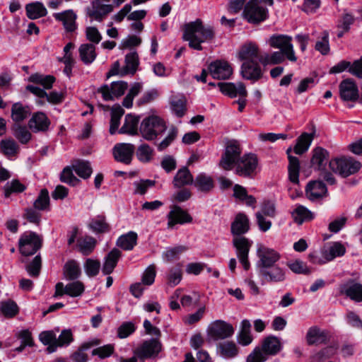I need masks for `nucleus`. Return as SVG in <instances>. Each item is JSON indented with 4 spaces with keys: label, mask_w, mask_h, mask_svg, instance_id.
Returning a JSON list of instances; mask_svg holds the SVG:
<instances>
[{
    "label": "nucleus",
    "mask_w": 362,
    "mask_h": 362,
    "mask_svg": "<svg viewBox=\"0 0 362 362\" xmlns=\"http://www.w3.org/2000/svg\"><path fill=\"white\" fill-rule=\"evenodd\" d=\"M183 39L189 42V46L196 50H202V43L210 42L215 38L214 28L197 18L184 25Z\"/></svg>",
    "instance_id": "obj_2"
},
{
    "label": "nucleus",
    "mask_w": 362,
    "mask_h": 362,
    "mask_svg": "<svg viewBox=\"0 0 362 362\" xmlns=\"http://www.w3.org/2000/svg\"><path fill=\"white\" fill-rule=\"evenodd\" d=\"M63 274L64 278L69 281L78 279L81 274L79 263L74 259L67 261L63 267Z\"/></svg>",
    "instance_id": "obj_37"
},
{
    "label": "nucleus",
    "mask_w": 362,
    "mask_h": 362,
    "mask_svg": "<svg viewBox=\"0 0 362 362\" xmlns=\"http://www.w3.org/2000/svg\"><path fill=\"white\" fill-rule=\"evenodd\" d=\"M127 88V82L119 81L112 82L110 86L103 85L98 89L97 92L101 94L104 100H114L115 98L121 97Z\"/></svg>",
    "instance_id": "obj_11"
},
{
    "label": "nucleus",
    "mask_w": 362,
    "mask_h": 362,
    "mask_svg": "<svg viewBox=\"0 0 362 362\" xmlns=\"http://www.w3.org/2000/svg\"><path fill=\"white\" fill-rule=\"evenodd\" d=\"M81 60L85 64H91L96 58L95 47L93 44H83L78 49Z\"/></svg>",
    "instance_id": "obj_42"
},
{
    "label": "nucleus",
    "mask_w": 362,
    "mask_h": 362,
    "mask_svg": "<svg viewBox=\"0 0 362 362\" xmlns=\"http://www.w3.org/2000/svg\"><path fill=\"white\" fill-rule=\"evenodd\" d=\"M112 11V5L102 4L100 0H95L92 3L91 8H88V14L93 19L100 22L104 17Z\"/></svg>",
    "instance_id": "obj_25"
},
{
    "label": "nucleus",
    "mask_w": 362,
    "mask_h": 362,
    "mask_svg": "<svg viewBox=\"0 0 362 362\" xmlns=\"http://www.w3.org/2000/svg\"><path fill=\"white\" fill-rule=\"evenodd\" d=\"M124 110L119 106H113L111 111V119L110 126V134H115L117 129L119 127L120 119L124 115Z\"/></svg>",
    "instance_id": "obj_53"
},
{
    "label": "nucleus",
    "mask_w": 362,
    "mask_h": 362,
    "mask_svg": "<svg viewBox=\"0 0 362 362\" xmlns=\"http://www.w3.org/2000/svg\"><path fill=\"white\" fill-rule=\"evenodd\" d=\"M233 245L236 249V255L240 262L245 270L249 269L250 264L248 260V254L252 245V241L244 236H235L233 238Z\"/></svg>",
    "instance_id": "obj_10"
},
{
    "label": "nucleus",
    "mask_w": 362,
    "mask_h": 362,
    "mask_svg": "<svg viewBox=\"0 0 362 362\" xmlns=\"http://www.w3.org/2000/svg\"><path fill=\"white\" fill-rule=\"evenodd\" d=\"M11 119L15 122H21L27 119L31 114L29 106L23 105L21 102L15 103L11 107Z\"/></svg>",
    "instance_id": "obj_34"
},
{
    "label": "nucleus",
    "mask_w": 362,
    "mask_h": 362,
    "mask_svg": "<svg viewBox=\"0 0 362 362\" xmlns=\"http://www.w3.org/2000/svg\"><path fill=\"white\" fill-rule=\"evenodd\" d=\"M234 333L233 327L223 320H216L208 327V335L214 340L225 339Z\"/></svg>",
    "instance_id": "obj_12"
},
{
    "label": "nucleus",
    "mask_w": 362,
    "mask_h": 362,
    "mask_svg": "<svg viewBox=\"0 0 362 362\" xmlns=\"http://www.w3.org/2000/svg\"><path fill=\"white\" fill-rule=\"evenodd\" d=\"M167 130L163 119L158 115H151L144 118L139 127V133L146 141H156Z\"/></svg>",
    "instance_id": "obj_3"
},
{
    "label": "nucleus",
    "mask_w": 362,
    "mask_h": 362,
    "mask_svg": "<svg viewBox=\"0 0 362 362\" xmlns=\"http://www.w3.org/2000/svg\"><path fill=\"white\" fill-rule=\"evenodd\" d=\"M257 61L244 62L240 68L243 78L247 80L258 81L263 76V71Z\"/></svg>",
    "instance_id": "obj_19"
},
{
    "label": "nucleus",
    "mask_w": 362,
    "mask_h": 362,
    "mask_svg": "<svg viewBox=\"0 0 362 362\" xmlns=\"http://www.w3.org/2000/svg\"><path fill=\"white\" fill-rule=\"evenodd\" d=\"M60 180L72 186H76L80 182V180L74 175L72 167L69 166L64 168L61 173Z\"/></svg>",
    "instance_id": "obj_63"
},
{
    "label": "nucleus",
    "mask_w": 362,
    "mask_h": 362,
    "mask_svg": "<svg viewBox=\"0 0 362 362\" xmlns=\"http://www.w3.org/2000/svg\"><path fill=\"white\" fill-rule=\"evenodd\" d=\"M250 229V222L247 216L243 213H239L236 215L234 221L231 223V233L233 237L243 236Z\"/></svg>",
    "instance_id": "obj_26"
},
{
    "label": "nucleus",
    "mask_w": 362,
    "mask_h": 362,
    "mask_svg": "<svg viewBox=\"0 0 362 362\" xmlns=\"http://www.w3.org/2000/svg\"><path fill=\"white\" fill-rule=\"evenodd\" d=\"M121 252L117 248H113L105 257L102 271L104 274H111L115 268L118 260L121 257Z\"/></svg>",
    "instance_id": "obj_35"
},
{
    "label": "nucleus",
    "mask_w": 362,
    "mask_h": 362,
    "mask_svg": "<svg viewBox=\"0 0 362 362\" xmlns=\"http://www.w3.org/2000/svg\"><path fill=\"white\" fill-rule=\"evenodd\" d=\"M27 16L30 19H37L44 17L47 14V11L44 4L40 1L28 4L25 6Z\"/></svg>",
    "instance_id": "obj_40"
},
{
    "label": "nucleus",
    "mask_w": 362,
    "mask_h": 362,
    "mask_svg": "<svg viewBox=\"0 0 362 362\" xmlns=\"http://www.w3.org/2000/svg\"><path fill=\"white\" fill-rule=\"evenodd\" d=\"M139 124V119L131 115H127L125 117V120L123 126L119 130L120 134H127L129 135H136L138 134L137 126Z\"/></svg>",
    "instance_id": "obj_48"
},
{
    "label": "nucleus",
    "mask_w": 362,
    "mask_h": 362,
    "mask_svg": "<svg viewBox=\"0 0 362 362\" xmlns=\"http://www.w3.org/2000/svg\"><path fill=\"white\" fill-rule=\"evenodd\" d=\"M262 55L263 52H260L258 45L252 42L244 44L238 53L240 60L243 61V62L258 60L260 63V58Z\"/></svg>",
    "instance_id": "obj_20"
},
{
    "label": "nucleus",
    "mask_w": 362,
    "mask_h": 362,
    "mask_svg": "<svg viewBox=\"0 0 362 362\" xmlns=\"http://www.w3.org/2000/svg\"><path fill=\"white\" fill-rule=\"evenodd\" d=\"M186 104L187 100L182 94H175L170 98V109L177 117L185 115L187 111Z\"/></svg>",
    "instance_id": "obj_30"
},
{
    "label": "nucleus",
    "mask_w": 362,
    "mask_h": 362,
    "mask_svg": "<svg viewBox=\"0 0 362 362\" xmlns=\"http://www.w3.org/2000/svg\"><path fill=\"white\" fill-rule=\"evenodd\" d=\"M142 85L140 83H135L132 85L128 94L124 98L122 105L127 108H129L132 106L133 100L141 90Z\"/></svg>",
    "instance_id": "obj_62"
},
{
    "label": "nucleus",
    "mask_w": 362,
    "mask_h": 362,
    "mask_svg": "<svg viewBox=\"0 0 362 362\" xmlns=\"http://www.w3.org/2000/svg\"><path fill=\"white\" fill-rule=\"evenodd\" d=\"M217 86L219 87L221 93L230 98L236 96L245 97L247 95L245 86L241 82L237 83L219 82L217 83Z\"/></svg>",
    "instance_id": "obj_23"
},
{
    "label": "nucleus",
    "mask_w": 362,
    "mask_h": 362,
    "mask_svg": "<svg viewBox=\"0 0 362 362\" xmlns=\"http://www.w3.org/2000/svg\"><path fill=\"white\" fill-rule=\"evenodd\" d=\"M85 291L84 284L79 281H75L67 284L65 286L66 294L71 297H78L81 296Z\"/></svg>",
    "instance_id": "obj_56"
},
{
    "label": "nucleus",
    "mask_w": 362,
    "mask_h": 362,
    "mask_svg": "<svg viewBox=\"0 0 362 362\" xmlns=\"http://www.w3.org/2000/svg\"><path fill=\"white\" fill-rule=\"evenodd\" d=\"M167 217L168 228H173L176 224H184L192 221V216L177 206H175L170 210Z\"/></svg>",
    "instance_id": "obj_21"
},
{
    "label": "nucleus",
    "mask_w": 362,
    "mask_h": 362,
    "mask_svg": "<svg viewBox=\"0 0 362 362\" xmlns=\"http://www.w3.org/2000/svg\"><path fill=\"white\" fill-rule=\"evenodd\" d=\"M188 250L187 246L177 245L173 247L168 248L163 255V258L168 261H173L177 259L180 255L186 252Z\"/></svg>",
    "instance_id": "obj_57"
},
{
    "label": "nucleus",
    "mask_w": 362,
    "mask_h": 362,
    "mask_svg": "<svg viewBox=\"0 0 362 362\" xmlns=\"http://www.w3.org/2000/svg\"><path fill=\"white\" fill-rule=\"evenodd\" d=\"M292 37L287 35L274 34L267 40L269 46L279 51L272 53L263 52L260 58V64L264 66L276 65L283 63L286 59L291 62H296L297 57L295 55L293 46L291 42Z\"/></svg>",
    "instance_id": "obj_1"
},
{
    "label": "nucleus",
    "mask_w": 362,
    "mask_h": 362,
    "mask_svg": "<svg viewBox=\"0 0 362 362\" xmlns=\"http://www.w3.org/2000/svg\"><path fill=\"white\" fill-rule=\"evenodd\" d=\"M329 159V153L322 147H316L312 151L311 165L314 169H325Z\"/></svg>",
    "instance_id": "obj_27"
},
{
    "label": "nucleus",
    "mask_w": 362,
    "mask_h": 362,
    "mask_svg": "<svg viewBox=\"0 0 362 362\" xmlns=\"http://www.w3.org/2000/svg\"><path fill=\"white\" fill-rule=\"evenodd\" d=\"M100 262L98 259H93L88 258L86 260L84 264V269L86 274L90 276L93 277L96 276L100 271Z\"/></svg>",
    "instance_id": "obj_64"
},
{
    "label": "nucleus",
    "mask_w": 362,
    "mask_h": 362,
    "mask_svg": "<svg viewBox=\"0 0 362 362\" xmlns=\"http://www.w3.org/2000/svg\"><path fill=\"white\" fill-rule=\"evenodd\" d=\"M329 168L335 173L346 177L357 173L361 165L352 158H337L329 162Z\"/></svg>",
    "instance_id": "obj_6"
},
{
    "label": "nucleus",
    "mask_w": 362,
    "mask_h": 362,
    "mask_svg": "<svg viewBox=\"0 0 362 362\" xmlns=\"http://www.w3.org/2000/svg\"><path fill=\"white\" fill-rule=\"evenodd\" d=\"M73 341L72 333L70 329H64L61 332L55 344L47 348V351L49 354L53 353L57 351L58 347L69 345Z\"/></svg>",
    "instance_id": "obj_50"
},
{
    "label": "nucleus",
    "mask_w": 362,
    "mask_h": 362,
    "mask_svg": "<svg viewBox=\"0 0 362 362\" xmlns=\"http://www.w3.org/2000/svg\"><path fill=\"white\" fill-rule=\"evenodd\" d=\"M49 119L42 112L33 114L28 122V127L33 132H46L49 129Z\"/></svg>",
    "instance_id": "obj_24"
},
{
    "label": "nucleus",
    "mask_w": 362,
    "mask_h": 362,
    "mask_svg": "<svg viewBox=\"0 0 362 362\" xmlns=\"http://www.w3.org/2000/svg\"><path fill=\"white\" fill-rule=\"evenodd\" d=\"M242 16L250 23L259 24L268 18L269 11L259 0H250L244 6Z\"/></svg>",
    "instance_id": "obj_5"
},
{
    "label": "nucleus",
    "mask_w": 362,
    "mask_h": 362,
    "mask_svg": "<svg viewBox=\"0 0 362 362\" xmlns=\"http://www.w3.org/2000/svg\"><path fill=\"white\" fill-rule=\"evenodd\" d=\"M315 49L322 55H327L330 51L329 32L324 30L321 39L316 42Z\"/></svg>",
    "instance_id": "obj_61"
},
{
    "label": "nucleus",
    "mask_w": 362,
    "mask_h": 362,
    "mask_svg": "<svg viewBox=\"0 0 362 362\" xmlns=\"http://www.w3.org/2000/svg\"><path fill=\"white\" fill-rule=\"evenodd\" d=\"M257 255L259 259L257 267L259 269H266L275 266V263L280 259L278 252L272 249L261 247L257 250Z\"/></svg>",
    "instance_id": "obj_18"
},
{
    "label": "nucleus",
    "mask_w": 362,
    "mask_h": 362,
    "mask_svg": "<svg viewBox=\"0 0 362 362\" xmlns=\"http://www.w3.org/2000/svg\"><path fill=\"white\" fill-rule=\"evenodd\" d=\"M162 349V344L158 339L144 340L135 350L134 356L141 360L156 356Z\"/></svg>",
    "instance_id": "obj_9"
},
{
    "label": "nucleus",
    "mask_w": 362,
    "mask_h": 362,
    "mask_svg": "<svg viewBox=\"0 0 362 362\" xmlns=\"http://www.w3.org/2000/svg\"><path fill=\"white\" fill-rule=\"evenodd\" d=\"M88 227L96 233H103L110 230V226L106 221V218L102 214L91 218L88 223Z\"/></svg>",
    "instance_id": "obj_44"
},
{
    "label": "nucleus",
    "mask_w": 362,
    "mask_h": 362,
    "mask_svg": "<svg viewBox=\"0 0 362 362\" xmlns=\"http://www.w3.org/2000/svg\"><path fill=\"white\" fill-rule=\"evenodd\" d=\"M29 81L42 85L45 89H50L55 81V78L51 75L35 74L29 77Z\"/></svg>",
    "instance_id": "obj_55"
},
{
    "label": "nucleus",
    "mask_w": 362,
    "mask_h": 362,
    "mask_svg": "<svg viewBox=\"0 0 362 362\" xmlns=\"http://www.w3.org/2000/svg\"><path fill=\"white\" fill-rule=\"evenodd\" d=\"M259 274L262 277L263 282L270 284L281 283L286 279L285 269L278 265L259 269Z\"/></svg>",
    "instance_id": "obj_13"
},
{
    "label": "nucleus",
    "mask_w": 362,
    "mask_h": 362,
    "mask_svg": "<svg viewBox=\"0 0 362 362\" xmlns=\"http://www.w3.org/2000/svg\"><path fill=\"white\" fill-rule=\"evenodd\" d=\"M139 65V57L136 52L127 54L125 57V66L122 69V76L134 74Z\"/></svg>",
    "instance_id": "obj_49"
},
{
    "label": "nucleus",
    "mask_w": 362,
    "mask_h": 362,
    "mask_svg": "<svg viewBox=\"0 0 362 362\" xmlns=\"http://www.w3.org/2000/svg\"><path fill=\"white\" fill-rule=\"evenodd\" d=\"M293 221L300 225L305 221H310L315 217L314 214L302 205H298L291 214Z\"/></svg>",
    "instance_id": "obj_43"
},
{
    "label": "nucleus",
    "mask_w": 362,
    "mask_h": 362,
    "mask_svg": "<svg viewBox=\"0 0 362 362\" xmlns=\"http://www.w3.org/2000/svg\"><path fill=\"white\" fill-rule=\"evenodd\" d=\"M49 196L47 189H42L39 195L33 203V206L39 211H47L49 209Z\"/></svg>",
    "instance_id": "obj_52"
},
{
    "label": "nucleus",
    "mask_w": 362,
    "mask_h": 362,
    "mask_svg": "<svg viewBox=\"0 0 362 362\" xmlns=\"http://www.w3.org/2000/svg\"><path fill=\"white\" fill-rule=\"evenodd\" d=\"M72 168L83 179L88 178L93 173L90 162L86 160H78L72 165Z\"/></svg>",
    "instance_id": "obj_51"
},
{
    "label": "nucleus",
    "mask_w": 362,
    "mask_h": 362,
    "mask_svg": "<svg viewBox=\"0 0 362 362\" xmlns=\"http://www.w3.org/2000/svg\"><path fill=\"white\" fill-rule=\"evenodd\" d=\"M327 337V332L317 326L310 327L305 337L307 343L309 345L325 343Z\"/></svg>",
    "instance_id": "obj_32"
},
{
    "label": "nucleus",
    "mask_w": 362,
    "mask_h": 362,
    "mask_svg": "<svg viewBox=\"0 0 362 362\" xmlns=\"http://www.w3.org/2000/svg\"><path fill=\"white\" fill-rule=\"evenodd\" d=\"M305 192L309 200L315 202L326 197L327 188L322 181L311 180L307 184Z\"/></svg>",
    "instance_id": "obj_16"
},
{
    "label": "nucleus",
    "mask_w": 362,
    "mask_h": 362,
    "mask_svg": "<svg viewBox=\"0 0 362 362\" xmlns=\"http://www.w3.org/2000/svg\"><path fill=\"white\" fill-rule=\"evenodd\" d=\"M193 185L198 191L208 193L214 187V181L210 175L201 173L196 176Z\"/></svg>",
    "instance_id": "obj_31"
},
{
    "label": "nucleus",
    "mask_w": 362,
    "mask_h": 362,
    "mask_svg": "<svg viewBox=\"0 0 362 362\" xmlns=\"http://www.w3.org/2000/svg\"><path fill=\"white\" fill-rule=\"evenodd\" d=\"M315 134V131L310 134L306 132L303 133L297 139V143L293 148L294 153L298 155H301L306 152L314 139Z\"/></svg>",
    "instance_id": "obj_38"
},
{
    "label": "nucleus",
    "mask_w": 362,
    "mask_h": 362,
    "mask_svg": "<svg viewBox=\"0 0 362 362\" xmlns=\"http://www.w3.org/2000/svg\"><path fill=\"white\" fill-rule=\"evenodd\" d=\"M341 292L356 302L362 301V284L353 283L344 286Z\"/></svg>",
    "instance_id": "obj_47"
},
{
    "label": "nucleus",
    "mask_w": 362,
    "mask_h": 362,
    "mask_svg": "<svg viewBox=\"0 0 362 362\" xmlns=\"http://www.w3.org/2000/svg\"><path fill=\"white\" fill-rule=\"evenodd\" d=\"M1 152L6 156H13L18 151V145L12 139H6L0 142Z\"/></svg>",
    "instance_id": "obj_54"
},
{
    "label": "nucleus",
    "mask_w": 362,
    "mask_h": 362,
    "mask_svg": "<svg viewBox=\"0 0 362 362\" xmlns=\"http://www.w3.org/2000/svg\"><path fill=\"white\" fill-rule=\"evenodd\" d=\"M242 148L237 141L228 142L219 161V165L225 170H231L241 158Z\"/></svg>",
    "instance_id": "obj_7"
},
{
    "label": "nucleus",
    "mask_w": 362,
    "mask_h": 362,
    "mask_svg": "<svg viewBox=\"0 0 362 362\" xmlns=\"http://www.w3.org/2000/svg\"><path fill=\"white\" fill-rule=\"evenodd\" d=\"M251 325L249 320H244L241 322L240 331L238 335V341L243 346H247L252 341L250 332Z\"/></svg>",
    "instance_id": "obj_46"
},
{
    "label": "nucleus",
    "mask_w": 362,
    "mask_h": 362,
    "mask_svg": "<svg viewBox=\"0 0 362 362\" xmlns=\"http://www.w3.org/2000/svg\"><path fill=\"white\" fill-rule=\"evenodd\" d=\"M346 252L345 247L339 242H334L327 247H325L322 251V255L326 262H330L338 257L343 256Z\"/></svg>",
    "instance_id": "obj_29"
},
{
    "label": "nucleus",
    "mask_w": 362,
    "mask_h": 362,
    "mask_svg": "<svg viewBox=\"0 0 362 362\" xmlns=\"http://www.w3.org/2000/svg\"><path fill=\"white\" fill-rule=\"evenodd\" d=\"M100 343L98 339H94L88 343L83 344L81 346V349L75 352L72 355V359L75 362H87L88 356L83 352L84 350H87L93 346L98 345Z\"/></svg>",
    "instance_id": "obj_59"
},
{
    "label": "nucleus",
    "mask_w": 362,
    "mask_h": 362,
    "mask_svg": "<svg viewBox=\"0 0 362 362\" xmlns=\"http://www.w3.org/2000/svg\"><path fill=\"white\" fill-rule=\"evenodd\" d=\"M194 182L193 176L187 167H182L176 173L173 184L175 188H180Z\"/></svg>",
    "instance_id": "obj_33"
},
{
    "label": "nucleus",
    "mask_w": 362,
    "mask_h": 362,
    "mask_svg": "<svg viewBox=\"0 0 362 362\" xmlns=\"http://www.w3.org/2000/svg\"><path fill=\"white\" fill-rule=\"evenodd\" d=\"M136 156L140 162L144 163H150L153 160L155 151L148 144H142L138 146Z\"/></svg>",
    "instance_id": "obj_45"
},
{
    "label": "nucleus",
    "mask_w": 362,
    "mask_h": 362,
    "mask_svg": "<svg viewBox=\"0 0 362 362\" xmlns=\"http://www.w3.org/2000/svg\"><path fill=\"white\" fill-rule=\"evenodd\" d=\"M13 136L21 143L27 144L31 139V134L25 126L16 124L13 128Z\"/></svg>",
    "instance_id": "obj_58"
},
{
    "label": "nucleus",
    "mask_w": 362,
    "mask_h": 362,
    "mask_svg": "<svg viewBox=\"0 0 362 362\" xmlns=\"http://www.w3.org/2000/svg\"><path fill=\"white\" fill-rule=\"evenodd\" d=\"M259 158L255 153H245L234 166L235 175L245 177L253 178L257 174Z\"/></svg>",
    "instance_id": "obj_4"
},
{
    "label": "nucleus",
    "mask_w": 362,
    "mask_h": 362,
    "mask_svg": "<svg viewBox=\"0 0 362 362\" xmlns=\"http://www.w3.org/2000/svg\"><path fill=\"white\" fill-rule=\"evenodd\" d=\"M261 349L267 356H274L280 351L281 344L276 337L269 336L263 340Z\"/></svg>",
    "instance_id": "obj_36"
},
{
    "label": "nucleus",
    "mask_w": 362,
    "mask_h": 362,
    "mask_svg": "<svg viewBox=\"0 0 362 362\" xmlns=\"http://www.w3.org/2000/svg\"><path fill=\"white\" fill-rule=\"evenodd\" d=\"M42 245V238L35 232L23 233L18 241L19 250L23 255H34Z\"/></svg>",
    "instance_id": "obj_8"
},
{
    "label": "nucleus",
    "mask_w": 362,
    "mask_h": 362,
    "mask_svg": "<svg viewBox=\"0 0 362 362\" xmlns=\"http://www.w3.org/2000/svg\"><path fill=\"white\" fill-rule=\"evenodd\" d=\"M291 148H288L286 150V154L288 155V179L293 184L299 183V173H300V160L299 159L291 155Z\"/></svg>",
    "instance_id": "obj_28"
},
{
    "label": "nucleus",
    "mask_w": 362,
    "mask_h": 362,
    "mask_svg": "<svg viewBox=\"0 0 362 362\" xmlns=\"http://www.w3.org/2000/svg\"><path fill=\"white\" fill-rule=\"evenodd\" d=\"M178 129L175 127H172L168 132L166 136L157 144L158 151H163L166 149L177 138Z\"/></svg>",
    "instance_id": "obj_60"
},
{
    "label": "nucleus",
    "mask_w": 362,
    "mask_h": 362,
    "mask_svg": "<svg viewBox=\"0 0 362 362\" xmlns=\"http://www.w3.org/2000/svg\"><path fill=\"white\" fill-rule=\"evenodd\" d=\"M339 90L343 101H356L359 98L358 86L351 78L343 80L339 86Z\"/></svg>",
    "instance_id": "obj_17"
},
{
    "label": "nucleus",
    "mask_w": 362,
    "mask_h": 362,
    "mask_svg": "<svg viewBox=\"0 0 362 362\" xmlns=\"http://www.w3.org/2000/svg\"><path fill=\"white\" fill-rule=\"evenodd\" d=\"M135 147L132 144H116L112 149L113 157L117 162L128 165L131 163Z\"/></svg>",
    "instance_id": "obj_14"
},
{
    "label": "nucleus",
    "mask_w": 362,
    "mask_h": 362,
    "mask_svg": "<svg viewBox=\"0 0 362 362\" xmlns=\"http://www.w3.org/2000/svg\"><path fill=\"white\" fill-rule=\"evenodd\" d=\"M209 71L214 78L225 80L232 75L233 69L228 62L216 60L209 64Z\"/></svg>",
    "instance_id": "obj_15"
},
{
    "label": "nucleus",
    "mask_w": 362,
    "mask_h": 362,
    "mask_svg": "<svg viewBox=\"0 0 362 362\" xmlns=\"http://www.w3.org/2000/svg\"><path fill=\"white\" fill-rule=\"evenodd\" d=\"M96 245V239L89 235L81 237L77 241L78 251L84 256L90 255L95 250Z\"/></svg>",
    "instance_id": "obj_39"
},
{
    "label": "nucleus",
    "mask_w": 362,
    "mask_h": 362,
    "mask_svg": "<svg viewBox=\"0 0 362 362\" xmlns=\"http://www.w3.org/2000/svg\"><path fill=\"white\" fill-rule=\"evenodd\" d=\"M138 235L134 231H129L119 237L117 245L124 250H132L137 243Z\"/></svg>",
    "instance_id": "obj_41"
},
{
    "label": "nucleus",
    "mask_w": 362,
    "mask_h": 362,
    "mask_svg": "<svg viewBox=\"0 0 362 362\" xmlns=\"http://www.w3.org/2000/svg\"><path fill=\"white\" fill-rule=\"evenodd\" d=\"M53 17L56 21L62 23L66 32L72 33L77 29V15L73 10L69 9L60 13H55L53 14Z\"/></svg>",
    "instance_id": "obj_22"
}]
</instances>
